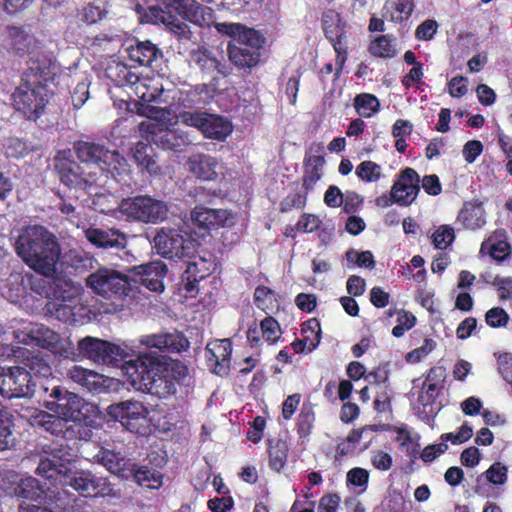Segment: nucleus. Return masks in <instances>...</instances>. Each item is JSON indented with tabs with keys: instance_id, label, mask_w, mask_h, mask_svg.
Segmentation results:
<instances>
[{
	"instance_id": "c756f323",
	"label": "nucleus",
	"mask_w": 512,
	"mask_h": 512,
	"mask_svg": "<svg viewBox=\"0 0 512 512\" xmlns=\"http://www.w3.org/2000/svg\"><path fill=\"white\" fill-rule=\"evenodd\" d=\"M4 45L18 55L33 52L36 40L24 27L8 26L4 34Z\"/></svg>"
},
{
	"instance_id": "1a4fd4ad",
	"label": "nucleus",
	"mask_w": 512,
	"mask_h": 512,
	"mask_svg": "<svg viewBox=\"0 0 512 512\" xmlns=\"http://www.w3.org/2000/svg\"><path fill=\"white\" fill-rule=\"evenodd\" d=\"M74 149L82 165L89 166L87 170L92 169L91 166L94 165L98 167L105 165L108 167L105 172L108 175L111 173L116 182L130 185V166L117 151H110L99 144L84 141L75 143Z\"/></svg>"
},
{
	"instance_id": "8fccbe9b",
	"label": "nucleus",
	"mask_w": 512,
	"mask_h": 512,
	"mask_svg": "<svg viewBox=\"0 0 512 512\" xmlns=\"http://www.w3.org/2000/svg\"><path fill=\"white\" fill-rule=\"evenodd\" d=\"M313 166H309L303 176L302 189L309 192L314 188V185L320 180L322 176V161L317 158Z\"/></svg>"
},
{
	"instance_id": "393cba45",
	"label": "nucleus",
	"mask_w": 512,
	"mask_h": 512,
	"mask_svg": "<svg viewBox=\"0 0 512 512\" xmlns=\"http://www.w3.org/2000/svg\"><path fill=\"white\" fill-rule=\"evenodd\" d=\"M93 460L113 474L120 473L127 465L124 445L120 442L104 441L99 451L93 456Z\"/></svg>"
},
{
	"instance_id": "6ab92c4d",
	"label": "nucleus",
	"mask_w": 512,
	"mask_h": 512,
	"mask_svg": "<svg viewBox=\"0 0 512 512\" xmlns=\"http://www.w3.org/2000/svg\"><path fill=\"white\" fill-rule=\"evenodd\" d=\"M322 24L325 36L336 52V74L338 75L347 60L348 43L346 31L344 25L341 24L339 15L334 11L324 13Z\"/></svg>"
},
{
	"instance_id": "412c9836",
	"label": "nucleus",
	"mask_w": 512,
	"mask_h": 512,
	"mask_svg": "<svg viewBox=\"0 0 512 512\" xmlns=\"http://www.w3.org/2000/svg\"><path fill=\"white\" fill-rule=\"evenodd\" d=\"M18 415L27 420V422L34 427H41L47 432L59 436L64 434L66 424L69 421L64 420L60 415L55 413H48L31 406H23L15 409Z\"/></svg>"
},
{
	"instance_id": "a19ab883",
	"label": "nucleus",
	"mask_w": 512,
	"mask_h": 512,
	"mask_svg": "<svg viewBox=\"0 0 512 512\" xmlns=\"http://www.w3.org/2000/svg\"><path fill=\"white\" fill-rule=\"evenodd\" d=\"M172 115L178 124L181 123L188 127H195L202 132L208 114L203 112L178 111L177 108L172 106Z\"/></svg>"
},
{
	"instance_id": "4d7b16f0",
	"label": "nucleus",
	"mask_w": 512,
	"mask_h": 512,
	"mask_svg": "<svg viewBox=\"0 0 512 512\" xmlns=\"http://www.w3.org/2000/svg\"><path fill=\"white\" fill-rule=\"evenodd\" d=\"M432 239L437 249H446L454 240V231L449 226H440L432 235Z\"/></svg>"
},
{
	"instance_id": "052dcab7",
	"label": "nucleus",
	"mask_w": 512,
	"mask_h": 512,
	"mask_svg": "<svg viewBox=\"0 0 512 512\" xmlns=\"http://www.w3.org/2000/svg\"><path fill=\"white\" fill-rule=\"evenodd\" d=\"M485 319L490 327H504L509 321V315L504 309L494 307L487 311Z\"/></svg>"
},
{
	"instance_id": "ea45409f",
	"label": "nucleus",
	"mask_w": 512,
	"mask_h": 512,
	"mask_svg": "<svg viewBox=\"0 0 512 512\" xmlns=\"http://www.w3.org/2000/svg\"><path fill=\"white\" fill-rule=\"evenodd\" d=\"M380 107L378 98L369 93H362L355 98V108L357 113L365 118L374 116Z\"/></svg>"
},
{
	"instance_id": "aec40b11",
	"label": "nucleus",
	"mask_w": 512,
	"mask_h": 512,
	"mask_svg": "<svg viewBox=\"0 0 512 512\" xmlns=\"http://www.w3.org/2000/svg\"><path fill=\"white\" fill-rule=\"evenodd\" d=\"M81 287L74 283H65L55 299L48 303V310L59 320L67 323L76 321V308L80 303Z\"/></svg>"
},
{
	"instance_id": "864d4df0",
	"label": "nucleus",
	"mask_w": 512,
	"mask_h": 512,
	"mask_svg": "<svg viewBox=\"0 0 512 512\" xmlns=\"http://www.w3.org/2000/svg\"><path fill=\"white\" fill-rule=\"evenodd\" d=\"M107 378L103 375L89 370L87 375L84 377L81 386L93 393H101L106 388Z\"/></svg>"
},
{
	"instance_id": "e433bc0d",
	"label": "nucleus",
	"mask_w": 512,
	"mask_h": 512,
	"mask_svg": "<svg viewBox=\"0 0 512 512\" xmlns=\"http://www.w3.org/2000/svg\"><path fill=\"white\" fill-rule=\"evenodd\" d=\"M457 222L467 229H477L485 224L484 210L480 205L466 204L460 211Z\"/></svg>"
},
{
	"instance_id": "cd10ccee",
	"label": "nucleus",
	"mask_w": 512,
	"mask_h": 512,
	"mask_svg": "<svg viewBox=\"0 0 512 512\" xmlns=\"http://www.w3.org/2000/svg\"><path fill=\"white\" fill-rule=\"evenodd\" d=\"M232 344L229 339L209 342L206 346V358L217 375L228 373L231 362Z\"/></svg>"
},
{
	"instance_id": "473e14b6",
	"label": "nucleus",
	"mask_w": 512,
	"mask_h": 512,
	"mask_svg": "<svg viewBox=\"0 0 512 512\" xmlns=\"http://www.w3.org/2000/svg\"><path fill=\"white\" fill-rule=\"evenodd\" d=\"M190 63L207 75H212L215 71L225 74V67L214 56L213 52L206 47H198L193 50L190 54Z\"/></svg>"
},
{
	"instance_id": "3c124183",
	"label": "nucleus",
	"mask_w": 512,
	"mask_h": 512,
	"mask_svg": "<svg viewBox=\"0 0 512 512\" xmlns=\"http://www.w3.org/2000/svg\"><path fill=\"white\" fill-rule=\"evenodd\" d=\"M261 333L268 343L273 344L280 338V325L274 318L266 317L261 321Z\"/></svg>"
},
{
	"instance_id": "b1692460",
	"label": "nucleus",
	"mask_w": 512,
	"mask_h": 512,
	"mask_svg": "<svg viewBox=\"0 0 512 512\" xmlns=\"http://www.w3.org/2000/svg\"><path fill=\"white\" fill-rule=\"evenodd\" d=\"M139 343L148 349L161 352L179 353L188 347V340L179 332H165L159 334L143 335Z\"/></svg>"
},
{
	"instance_id": "72a5a7b5",
	"label": "nucleus",
	"mask_w": 512,
	"mask_h": 512,
	"mask_svg": "<svg viewBox=\"0 0 512 512\" xmlns=\"http://www.w3.org/2000/svg\"><path fill=\"white\" fill-rule=\"evenodd\" d=\"M214 269V261L204 257H194L192 261H189L185 274L187 275L186 291L192 292L194 290V282H198L206 278Z\"/></svg>"
},
{
	"instance_id": "6e6552de",
	"label": "nucleus",
	"mask_w": 512,
	"mask_h": 512,
	"mask_svg": "<svg viewBox=\"0 0 512 512\" xmlns=\"http://www.w3.org/2000/svg\"><path fill=\"white\" fill-rule=\"evenodd\" d=\"M214 26L219 33L233 38L228 45V56L236 67L252 68L258 64L264 41L256 30L238 23H214Z\"/></svg>"
},
{
	"instance_id": "680f3d73",
	"label": "nucleus",
	"mask_w": 512,
	"mask_h": 512,
	"mask_svg": "<svg viewBox=\"0 0 512 512\" xmlns=\"http://www.w3.org/2000/svg\"><path fill=\"white\" fill-rule=\"evenodd\" d=\"M440 389L435 384L422 383L421 390L418 393L417 403L424 408L431 405L437 398Z\"/></svg>"
},
{
	"instance_id": "bf43d9fd",
	"label": "nucleus",
	"mask_w": 512,
	"mask_h": 512,
	"mask_svg": "<svg viewBox=\"0 0 512 512\" xmlns=\"http://www.w3.org/2000/svg\"><path fill=\"white\" fill-rule=\"evenodd\" d=\"M435 347L436 342L431 338H426L420 347L410 351L406 355V360L411 363H417L431 353Z\"/></svg>"
},
{
	"instance_id": "4be33fe9",
	"label": "nucleus",
	"mask_w": 512,
	"mask_h": 512,
	"mask_svg": "<svg viewBox=\"0 0 512 512\" xmlns=\"http://www.w3.org/2000/svg\"><path fill=\"white\" fill-rule=\"evenodd\" d=\"M420 191V177L412 168H405L391 188V195L395 203L400 206H409Z\"/></svg>"
},
{
	"instance_id": "39448f33",
	"label": "nucleus",
	"mask_w": 512,
	"mask_h": 512,
	"mask_svg": "<svg viewBox=\"0 0 512 512\" xmlns=\"http://www.w3.org/2000/svg\"><path fill=\"white\" fill-rule=\"evenodd\" d=\"M54 161L61 182L68 187L87 190L95 197L93 201L95 205L102 203L110 196L106 192L111 188V179L104 167L94 165L91 166L93 169L87 170L89 166L80 165L72 160L70 150L59 151Z\"/></svg>"
},
{
	"instance_id": "58836bf2",
	"label": "nucleus",
	"mask_w": 512,
	"mask_h": 512,
	"mask_svg": "<svg viewBox=\"0 0 512 512\" xmlns=\"http://www.w3.org/2000/svg\"><path fill=\"white\" fill-rule=\"evenodd\" d=\"M14 416L10 411L0 413V451L7 450L15 444Z\"/></svg>"
},
{
	"instance_id": "f3484780",
	"label": "nucleus",
	"mask_w": 512,
	"mask_h": 512,
	"mask_svg": "<svg viewBox=\"0 0 512 512\" xmlns=\"http://www.w3.org/2000/svg\"><path fill=\"white\" fill-rule=\"evenodd\" d=\"M87 286L97 295L105 298L122 296L127 288V276L110 268H100L86 279Z\"/></svg>"
},
{
	"instance_id": "5fc2aeb1",
	"label": "nucleus",
	"mask_w": 512,
	"mask_h": 512,
	"mask_svg": "<svg viewBox=\"0 0 512 512\" xmlns=\"http://www.w3.org/2000/svg\"><path fill=\"white\" fill-rule=\"evenodd\" d=\"M346 259L348 262L357 264L359 267H366L369 269H373L375 267L374 256L370 251L358 252L350 249L346 252Z\"/></svg>"
},
{
	"instance_id": "c03bdc74",
	"label": "nucleus",
	"mask_w": 512,
	"mask_h": 512,
	"mask_svg": "<svg viewBox=\"0 0 512 512\" xmlns=\"http://www.w3.org/2000/svg\"><path fill=\"white\" fill-rule=\"evenodd\" d=\"M355 173L359 179L365 182H376L382 176V168L377 163L367 160L356 167Z\"/></svg>"
},
{
	"instance_id": "0eeeda50",
	"label": "nucleus",
	"mask_w": 512,
	"mask_h": 512,
	"mask_svg": "<svg viewBox=\"0 0 512 512\" xmlns=\"http://www.w3.org/2000/svg\"><path fill=\"white\" fill-rule=\"evenodd\" d=\"M161 3L167 10L159 6H151L144 17L147 22L162 24L175 34L184 33L186 25L173 12L199 26L214 24L213 10L195 0H161Z\"/></svg>"
},
{
	"instance_id": "f03ea898",
	"label": "nucleus",
	"mask_w": 512,
	"mask_h": 512,
	"mask_svg": "<svg viewBox=\"0 0 512 512\" xmlns=\"http://www.w3.org/2000/svg\"><path fill=\"white\" fill-rule=\"evenodd\" d=\"M71 455L67 450L56 447L40 458L36 473L48 480L51 486H70L83 497L113 496L114 489L107 478L97 476L88 470H73Z\"/></svg>"
},
{
	"instance_id": "f704fd0d",
	"label": "nucleus",
	"mask_w": 512,
	"mask_h": 512,
	"mask_svg": "<svg viewBox=\"0 0 512 512\" xmlns=\"http://www.w3.org/2000/svg\"><path fill=\"white\" fill-rule=\"evenodd\" d=\"M106 76L119 87L131 88L138 80V74L132 71L126 64L118 61H111L106 70Z\"/></svg>"
},
{
	"instance_id": "20e7f679",
	"label": "nucleus",
	"mask_w": 512,
	"mask_h": 512,
	"mask_svg": "<svg viewBox=\"0 0 512 512\" xmlns=\"http://www.w3.org/2000/svg\"><path fill=\"white\" fill-rule=\"evenodd\" d=\"M139 113L147 119L140 124V130L148 141L168 150H176L193 143L188 130L182 129L172 115V106L158 107L142 105Z\"/></svg>"
},
{
	"instance_id": "09e8293b",
	"label": "nucleus",
	"mask_w": 512,
	"mask_h": 512,
	"mask_svg": "<svg viewBox=\"0 0 512 512\" xmlns=\"http://www.w3.org/2000/svg\"><path fill=\"white\" fill-rule=\"evenodd\" d=\"M287 451V446L283 442H278L275 446L271 447L269 451V465L273 470L279 472L285 466Z\"/></svg>"
},
{
	"instance_id": "a211bd4d",
	"label": "nucleus",
	"mask_w": 512,
	"mask_h": 512,
	"mask_svg": "<svg viewBox=\"0 0 512 512\" xmlns=\"http://www.w3.org/2000/svg\"><path fill=\"white\" fill-rule=\"evenodd\" d=\"M15 493L19 497L41 505L51 506L55 503L56 506L61 507L64 504L58 487H44L36 478L31 476L20 480L15 488Z\"/></svg>"
},
{
	"instance_id": "603ef678",
	"label": "nucleus",
	"mask_w": 512,
	"mask_h": 512,
	"mask_svg": "<svg viewBox=\"0 0 512 512\" xmlns=\"http://www.w3.org/2000/svg\"><path fill=\"white\" fill-rule=\"evenodd\" d=\"M346 481L348 485L359 487L364 492L368 486L369 472L361 467L352 468L347 472Z\"/></svg>"
},
{
	"instance_id": "a878e982",
	"label": "nucleus",
	"mask_w": 512,
	"mask_h": 512,
	"mask_svg": "<svg viewBox=\"0 0 512 512\" xmlns=\"http://www.w3.org/2000/svg\"><path fill=\"white\" fill-rule=\"evenodd\" d=\"M128 271L134 272L137 277L135 281L140 282L150 291L162 292L164 290L163 280L167 273V267L163 262L154 261L133 266Z\"/></svg>"
},
{
	"instance_id": "5701e85b",
	"label": "nucleus",
	"mask_w": 512,
	"mask_h": 512,
	"mask_svg": "<svg viewBox=\"0 0 512 512\" xmlns=\"http://www.w3.org/2000/svg\"><path fill=\"white\" fill-rule=\"evenodd\" d=\"M192 223L200 229L228 227L235 223L234 215L226 209L195 207L190 214Z\"/></svg>"
},
{
	"instance_id": "c9c22d12",
	"label": "nucleus",
	"mask_w": 512,
	"mask_h": 512,
	"mask_svg": "<svg viewBox=\"0 0 512 512\" xmlns=\"http://www.w3.org/2000/svg\"><path fill=\"white\" fill-rule=\"evenodd\" d=\"M232 132L231 122L218 115L208 114L202 133L207 138L224 140Z\"/></svg>"
},
{
	"instance_id": "a18cd8bd",
	"label": "nucleus",
	"mask_w": 512,
	"mask_h": 512,
	"mask_svg": "<svg viewBox=\"0 0 512 512\" xmlns=\"http://www.w3.org/2000/svg\"><path fill=\"white\" fill-rule=\"evenodd\" d=\"M25 365L29 369L28 372L33 377L47 378L52 373L50 365L40 355H33L32 357L28 358Z\"/></svg>"
},
{
	"instance_id": "13d9d810",
	"label": "nucleus",
	"mask_w": 512,
	"mask_h": 512,
	"mask_svg": "<svg viewBox=\"0 0 512 512\" xmlns=\"http://www.w3.org/2000/svg\"><path fill=\"white\" fill-rule=\"evenodd\" d=\"M307 194L308 193L303 189L293 194H289L282 200L280 204L281 211L287 212L292 208H303L306 205Z\"/></svg>"
},
{
	"instance_id": "37998d69",
	"label": "nucleus",
	"mask_w": 512,
	"mask_h": 512,
	"mask_svg": "<svg viewBox=\"0 0 512 512\" xmlns=\"http://www.w3.org/2000/svg\"><path fill=\"white\" fill-rule=\"evenodd\" d=\"M134 478L139 485L150 489H158L162 485V475L146 467L137 469Z\"/></svg>"
},
{
	"instance_id": "dca6fc26",
	"label": "nucleus",
	"mask_w": 512,
	"mask_h": 512,
	"mask_svg": "<svg viewBox=\"0 0 512 512\" xmlns=\"http://www.w3.org/2000/svg\"><path fill=\"white\" fill-rule=\"evenodd\" d=\"M157 253L168 259L190 257L194 249L191 239L185 238L177 229L162 227L153 238Z\"/></svg>"
},
{
	"instance_id": "c85d7f7f",
	"label": "nucleus",
	"mask_w": 512,
	"mask_h": 512,
	"mask_svg": "<svg viewBox=\"0 0 512 512\" xmlns=\"http://www.w3.org/2000/svg\"><path fill=\"white\" fill-rule=\"evenodd\" d=\"M186 169L196 178L203 181L215 180L220 164L216 158L207 154H193L186 161Z\"/></svg>"
},
{
	"instance_id": "69168bd1",
	"label": "nucleus",
	"mask_w": 512,
	"mask_h": 512,
	"mask_svg": "<svg viewBox=\"0 0 512 512\" xmlns=\"http://www.w3.org/2000/svg\"><path fill=\"white\" fill-rule=\"evenodd\" d=\"M486 478L495 485H501L507 480V468L500 463H494L486 472Z\"/></svg>"
},
{
	"instance_id": "6e6d98bb",
	"label": "nucleus",
	"mask_w": 512,
	"mask_h": 512,
	"mask_svg": "<svg viewBox=\"0 0 512 512\" xmlns=\"http://www.w3.org/2000/svg\"><path fill=\"white\" fill-rule=\"evenodd\" d=\"M416 323V317L406 311H400L397 314V325L392 329V334L395 337H401L404 333L410 330Z\"/></svg>"
},
{
	"instance_id": "ddd939ff",
	"label": "nucleus",
	"mask_w": 512,
	"mask_h": 512,
	"mask_svg": "<svg viewBox=\"0 0 512 512\" xmlns=\"http://www.w3.org/2000/svg\"><path fill=\"white\" fill-rule=\"evenodd\" d=\"M77 350L79 355L110 366H119L123 372V365L130 360L127 347H122L108 341L87 336L78 341Z\"/></svg>"
},
{
	"instance_id": "423d86ee",
	"label": "nucleus",
	"mask_w": 512,
	"mask_h": 512,
	"mask_svg": "<svg viewBox=\"0 0 512 512\" xmlns=\"http://www.w3.org/2000/svg\"><path fill=\"white\" fill-rule=\"evenodd\" d=\"M39 393L43 406L66 421L91 425L98 418L99 409L95 404L56 384L54 378L41 383Z\"/></svg>"
},
{
	"instance_id": "79ce46f5",
	"label": "nucleus",
	"mask_w": 512,
	"mask_h": 512,
	"mask_svg": "<svg viewBox=\"0 0 512 512\" xmlns=\"http://www.w3.org/2000/svg\"><path fill=\"white\" fill-rule=\"evenodd\" d=\"M133 158L136 164L145 169L150 174L157 172V165L155 160L148 154V145L144 142H138L132 148Z\"/></svg>"
},
{
	"instance_id": "0e129e2a",
	"label": "nucleus",
	"mask_w": 512,
	"mask_h": 512,
	"mask_svg": "<svg viewBox=\"0 0 512 512\" xmlns=\"http://www.w3.org/2000/svg\"><path fill=\"white\" fill-rule=\"evenodd\" d=\"M497 369L506 382L512 381V354L500 353L497 355Z\"/></svg>"
},
{
	"instance_id": "bb28decb",
	"label": "nucleus",
	"mask_w": 512,
	"mask_h": 512,
	"mask_svg": "<svg viewBox=\"0 0 512 512\" xmlns=\"http://www.w3.org/2000/svg\"><path fill=\"white\" fill-rule=\"evenodd\" d=\"M124 50L128 59L139 66L152 68L163 57L162 51L149 40L129 41L125 44Z\"/></svg>"
},
{
	"instance_id": "7ed1b4c3",
	"label": "nucleus",
	"mask_w": 512,
	"mask_h": 512,
	"mask_svg": "<svg viewBox=\"0 0 512 512\" xmlns=\"http://www.w3.org/2000/svg\"><path fill=\"white\" fill-rule=\"evenodd\" d=\"M15 249L18 256L34 271L51 277L60 258L57 238L42 226H28L19 234Z\"/></svg>"
},
{
	"instance_id": "49530a36",
	"label": "nucleus",
	"mask_w": 512,
	"mask_h": 512,
	"mask_svg": "<svg viewBox=\"0 0 512 512\" xmlns=\"http://www.w3.org/2000/svg\"><path fill=\"white\" fill-rule=\"evenodd\" d=\"M370 52L377 57L391 58L395 55V49L388 35L376 38L371 46Z\"/></svg>"
},
{
	"instance_id": "2eb2a0df",
	"label": "nucleus",
	"mask_w": 512,
	"mask_h": 512,
	"mask_svg": "<svg viewBox=\"0 0 512 512\" xmlns=\"http://www.w3.org/2000/svg\"><path fill=\"white\" fill-rule=\"evenodd\" d=\"M24 367H3L0 371V394L8 399L28 398L40 386Z\"/></svg>"
},
{
	"instance_id": "2f4dec72",
	"label": "nucleus",
	"mask_w": 512,
	"mask_h": 512,
	"mask_svg": "<svg viewBox=\"0 0 512 512\" xmlns=\"http://www.w3.org/2000/svg\"><path fill=\"white\" fill-rule=\"evenodd\" d=\"M130 89L140 100L147 103L160 100L164 91L158 78L139 75L137 82Z\"/></svg>"
},
{
	"instance_id": "7c9ffc66",
	"label": "nucleus",
	"mask_w": 512,
	"mask_h": 512,
	"mask_svg": "<svg viewBox=\"0 0 512 512\" xmlns=\"http://www.w3.org/2000/svg\"><path fill=\"white\" fill-rule=\"evenodd\" d=\"M85 236L90 243L103 249H124L127 244L125 235L116 230L88 229Z\"/></svg>"
},
{
	"instance_id": "4c0bfd02",
	"label": "nucleus",
	"mask_w": 512,
	"mask_h": 512,
	"mask_svg": "<svg viewBox=\"0 0 512 512\" xmlns=\"http://www.w3.org/2000/svg\"><path fill=\"white\" fill-rule=\"evenodd\" d=\"M307 328L313 334V338L305 336L304 339H296L291 343L292 349L295 353H302L304 351L312 352L320 343L321 329L317 320H310L307 322Z\"/></svg>"
},
{
	"instance_id": "4468645a",
	"label": "nucleus",
	"mask_w": 512,
	"mask_h": 512,
	"mask_svg": "<svg viewBox=\"0 0 512 512\" xmlns=\"http://www.w3.org/2000/svg\"><path fill=\"white\" fill-rule=\"evenodd\" d=\"M118 211L126 220L157 223L166 218L168 209L163 201L143 195L123 199Z\"/></svg>"
},
{
	"instance_id": "de8ad7c7",
	"label": "nucleus",
	"mask_w": 512,
	"mask_h": 512,
	"mask_svg": "<svg viewBox=\"0 0 512 512\" xmlns=\"http://www.w3.org/2000/svg\"><path fill=\"white\" fill-rule=\"evenodd\" d=\"M390 7H394L398 13V15L391 14V20L399 21L410 17L414 5L412 0H388L384 6L386 13L389 12Z\"/></svg>"
},
{
	"instance_id": "f8f14e48",
	"label": "nucleus",
	"mask_w": 512,
	"mask_h": 512,
	"mask_svg": "<svg viewBox=\"0 0 512 512\" xmlns=\"http://www.w3.org/2000/svg\"><path fill=\"white\" fill-rule=\"evenodd\" d=\"M110 419L119 422L126 430L146 435L149 432L151 418L148 407L141 401L128 399L113 403L106 409Z\"/></svg>"
},
{
	"instance_id": "338daca9",
	"label": "nucleus",
	"mask_w": 512,
	"mask_h": 512,
	"mask_svg": "<svg viewBox=\"0 0 512 512\" xmlns=\"http://www.w3.org/2000/svg\"><path fill=\"white\" fill-rule=\"evenodd\" d=\"M363 203V197L354 191L343 194V208L346 213L356 212Z\"/></svg>"
},
{
	"instance_id": "9b49d317",
	"label": "nucleus",
	"mask_w": 512,
	"mask_h": 512,
	"mask_svg": "<svg viewBox=\"0 0 512 512\" xmlns=\"http://www.w3.org/2000/svg\"><path fill=\"white\" fill-rule=\"evenodd\" d=\"M13 333L19 343L40 346L65 358L74 355L71 343L62 340L56 332L43 324L24 323L22 328Z\"/></svg>"
},
{
	"instance_id": "e2e57ef3",
	"label": "nucleus",
	"mask_w": 512,
	"mask_h": 512,
	"mask_svg": "<svg viewBox=\"0 0 512 512\" xmlns=\"http://www.w3.org/2000/svg\"><path fill=\"white\" fill-rule=\"evenodd\" d=\"M321 220L314 214L304 213L299 218L296 229L304 233H311L320 227Z\"/></svg>"
},
{
	"instance_id": "774afa93",
	"label": "nucleus",
	"mask_w": 512,
	"mask_h": 512,
	"mask_svg": "<svg viewBox=\"0 0 512 512\" xmlns=\"http://www.w3.org/2000/svg\"><path fill=\"white\" fill-rule=\"evenodd\" d=\"M482 151L483 145L480 141L470 140L464 145L462 153L467 163H473Z\"/></svg>"
},
{
	"instance_id": "9d476101",
	"label": "nucleus",
	"mask_w": 512,
	"mask_h": 512,
	"mask_svg": "<svg viewBox=\"0 0 512 512\" xmlns=\"http://www.w3.org/2000/svg\"><path fill=\"white\" fill-rule=\"evenodd\" d=\"M29 70L32 75L28 74L13 93V105L26 119L36 121L48 103V91L40 83L43 70L38 65Z\"/></svg>"
},
{
	"instance_id": "f257e3e1",
	"label": "nucleus",
	"mask_w": 512,
	"mask_h": 512,
	"mask_svg": "<svg viewBox=\"0 0 512 512\" xmlns=\"http://www.w3.org/2000/svg\"><path fill=\"white\" fill-rule=\"evenodd\" d=\"M123 376L135 390L166 398L183 389L188 393L193 378L186 365L179 361L161 364L147 354L138 355L123 365Z\"/></svg>"
}]
</instances>
